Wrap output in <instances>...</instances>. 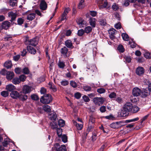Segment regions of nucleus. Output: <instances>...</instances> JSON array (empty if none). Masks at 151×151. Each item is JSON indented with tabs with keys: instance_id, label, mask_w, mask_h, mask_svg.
<instances>
[{
	"instance_id": "obj_1",
	"label": "nucleus",
	"mask_w": 151,
	"mask_h": 151,
	"mask_svg": "<svg viewBox=\"0 0 151 151\" xmlns=\"http://www.w3.org/2000/svg\"><path fill=\"white\" fill-rule=\"evenodd\" d=\"M133 106L130 102L126 103L124 106L121 114L123 116H128V112L132 111Z\"/></svg>"
},
{
	"instance_id": "obj_2",
	"label": "nucleus",
	"mask_w": 151,
	"mask_h": 151,
	"mask_svg": "<svg viewBox=\"0 0 151 151\" xmlns=\"http://www.w3.org/2000/svg\"><path fill=\"white\" fill-rule=\"evenodd\" d=\"M52 100L51 96L50 94H47L45 95L41 98L40 101L43 104H48L52 101Z\"/></svg>"
},
{
	"instance_id": "obj_3",
	"label": "nucleus",
	"mask_w": 151,
	"mask_h": 151,
	"mask_svg": "<svg viewBox=\"0 0 151 151\" xmlns=\"http://www.w3.org/2000/svg\"><path fill=\"white\" fill-rule=\"evenodd\" d=\"M93 101L96 105L100 106L104 103V100L102 98L95 97L93 99Z\"/></svg>"
},
{
	"instance_id": "obj_4",
	"label": "nucleus",
	"mask_w": 151,
	"mask_h": 151,
	"mask_svg": "<svg viewBox=\"0 0 151 151\" xmlns=\"http://www.w3.org/2000/svg\"><path fill=\"white\" fill-rule=\"evenodd\" d=\"M96 1L99 5L100 8H105L107 5L106 0H96Z\"/></svg>"
},
{
	"instance_id": "obj_5",
	"label": "nucleus",
	"mask_w": 151,
	"mask_h": 151,
	"mask_svg": "<svg viewBox=\"0 0 151 151\" xmlns=\"http://www.w3.org/2000/svg\"><path fill=\"white\" fill-rule=\"evenodd\" d=\"M17 16V14L16 12L10 11L8 13V16L11 18V19L10 21L11 22L15 20Z\"/></svg>"
},
{
	"instance_id": "obj_6",
	"label": "nucleus",
	"mask_w": 151,
	"mask_h": 151,
	"mask_svg": "<svg viewBox=\"0 0 151 151\" xmlns=\"http://www.w3.org/2000/svg\"><path fill=\"white\" fill-rule=\"evenodd\" d=\"M45 0H39L40 2V9L42 10H45L47 8V4Z\"/></svg>"
},
{
	"instance_id": "obj_7",
	"label": "nucleus",
	"mask_w": 151,
	"mask_h": 151,
	"mask_svg": "<svg viewBox=\"0 0 151 151\" xmlns=\"http://www.w3.org/2000/svg\"><path fill=\"white\" fill-rule=\"evenodd\" d=\"M141 93V91L139 88L136 87L134 88L132 90V93L134 96H139Z\"/></svg>"
},
{
	"instance_id": "obj_8",
	"label": "nucleus",
	"mask_w": 151,
	"mask_h": 151,
	"mask_svg": "<svg viewBox=\"0 0 151 151\" xmlns=\"http://www.w3.org/2000/svg\"><path fill=\"white\" fill-rule=\"evenodd\" d=\"M68 49L65 47H63L61 48L60 50V52L61 55L64 58H66L68 57Z\"/></svg>"
},
{
	"instance_id": "obj_9",
	"label": "nucleus",
	"mask_w": 151,
	"mask_h": 151,
	"mask_svg": "<svg viewBox=\"0 0 151 151\" xmlns=\"http://www.w3.org/2000/svg\"><path fill=\"white\" fill-rule=\"evenodd\" d=\"M11 26V23L8 21H5L1 24L2 28L5 29H7Z\"/></svg>"
},
{
	"instance_id": "obj_10",
	"label": "nucleus",
	"mask_w": 151,
	"mask_h": 151,
	"mask_svg": "<svg viewBox=\"0 0 151 151\" xmlns=\"http://www.w3.org/2000/svg\"><path fill=\"white\" fill-rule=\"evenodd\" d=\"M20 94L17 91H12L10 94V95L12 98L14 99H17L19 98Z\"/></svg>"
},
{
	"instance_id": "obj_11",
	"label": "nucleus",
	"mask_w": 151,
	"mask_h": 151,
	"mask_svg": "<svg viewBox=\"0 0 151 151\" xmlns=\"http://www.w3.org/2000/svg\"><path fill=\"white\" fill-rule=\"evenodd\" d=\"M77 22L80 27L81 28L84 27L86 24V22L81 18H79L78 20L77 21Z\"/></svg>"
},
{
	"instance_id": "obj_12",
	"label": "nucleus",
	"mask_w": 151,
	"mask_h": 151,
	"mask_svg": "<svg viewBox=\"0 0 151 151\" xmlns=\"http://www.w3.org/2000/svg\"><path fill=\"white\" fill-rule=\"evenodd\" d=\"M145 72L144 69L141 67H139L136 69V73L137 75L141 76L143 75Z\"/></svg>"
},
{
	"instance_id": "obj_13",
	"label": "nucleus",
	"mask_w": 151,
	"mask_h": 151,
	"mask_svg": "<svg viewBox=\"0 0 151 151\" xmlns=\"http://www.w3.org/2000/svg\"><path fill=\"white\" fill-rule=\"evenodd\" d=\"M37 38H34L28 41L29 44L35 46L38 44V42L37 40Z\"/></svg>"
},
{
	"instance_id": "obj_14",
	"label": "nucleus",
	"mask_w": 151,
	"mask_h": 151,
	"mask_svg": "<svg viewBox=\"0 0 151 151\" xmlns=\"http://www.w3.org/2000/svg\"><path fill=\"white\" fill-rule=\"evenodd\" d=\"M62 133H57L58 137H61L63 142L64 143L68 141L67 136L65 134L62 135Z\"/></svg>"
},
{
	"instance_id": "obj_15",
	"label": "nucleus",
	"mask_w": 151,
	"mask_h": 151,
	"mask_svg": "<svg viewBox=\"0 0 151 151\" xmlns=\"http://www.w3.org/2000/svg\"><path fill=\"white\" fill-rule=\"evenodd\" d=\"M31 91V88L29 86H25L23 87V92L25 94L29 93Z\"/></svg>"
},
{
	"instance_id": "obj_16",
	"label": "nucleus",
	"mask_w": 151,
	"mask_h": 151,
	"mask_svg": "<svg viewBox=\"0 0 151 151\" xmlns=\"http://www.w3.org/2000/svg\"><path fill=\"white\" fill-rule=\"evenodd\" d=\"M6 89L8 91L12 92L16 89L15 87L12 84H9L7 85L6 87Z\"/></svg>"
},
{
	"instance_id": "obj_17",
	"label": "nucleus",
	"mask_w": 151,
	"mask_h": 151,
	"mask_svg": "<svg viewBox=\"0 0 151 151\" xmlns=\"http://www.w3.org/2000/svg\"><path fill=\"white\" fill-rule=\"evenodd\" d=\"M121 123V122H119L112 123L110 125V127L114 129L118 128L121 126L120 124Z\"/></svg>"
},
{
	"instance_id": "obj_18",
	"label": "nucleus",
	"mask_w": 151,
	"mask_h": 151,
	"mask_svg": "<svg viewBox=\"0 0 151 151\" xmlns=\"http://www.w3.org/2000/svg\"><path fill=\"white\" fill-rule=\"evenodd\" d=\"M14 76V73L11 71H8L6 73V78L7 79L11 80Z\"/></svg>"
},
{
	"instance_id": "obj_19",
	"label": "nucleus",
	"mask_w": 151,
	"mask_h": 151,
	"mask_svg": "<svg viewBox=\"0 0 151 151\" xmlns=\"http://www.w3.org/2000/svg\"><path fill=\"white\" fill-rule=\"evenodd\" d=\"M65 46L68 48H73V45L71 41L70 40H67L65 43Z\"/></svg>"
},
{
	"instance_id": "obj_20",
	"label": "nucleus",
	"mask_w": 151,
	"mask_h": 151,
	"mask_svg": "<svg viewBox=\"0 0 151 151\" xmlns=\"http://www.w3.org/2000/svg\"><path fill=\"white\" fill-rule=\"evenodd\" d=\"M27 49L29 52L32 54H35L36 52V50L31 46H27Z\"/></svg>"
},
{
	"instance_id": "obj_21",
	"label": "nucleus",
	"mask_w": 151,
	"mask_h": 151,
	"mask_svg": "<svg viewBox=\"0 0 151 151\" xmlns=\"http://www.w3.org/2000/svg\"><path fill=\"white\" fill-rule=\"evenodd\" d=\"M36 14L34 13H31L28 14L27 17V19L29 21H32L35 17Z\"/></svg>"
},
{
	"instance_id": "obj_22",
	"label": "nucleus",
	"mask_w": 151,
	"mask_h": 151,
	"mask_svg": "<svg viewBox=\"0 0 151 151\" xmlns=\"http://www.w3.org/2000/svg\"><path fill=\"white\" fill-rule=\"evenodd\" d=\"M89 22L91 25L93 27H95L96 19L94 18H90L89 19Z\"/></svg>"
},
{
	"instance_id": "obj_23",
	"label": "nucleus",
	"mask_w": 151,
	"mask_h": 151,
	"mask_svg": "<svg viewBox=\"0 0 151 151\" xmlns=\"http://www.w3.org/2000/svg\"><path fill=\"white\" fill-rule=\"evenodd\" d=\"M9 138L6 136V138H5L4 140V141L2 142L3 146L5 147H7V145L9 144Z\"/></svg>"
},
{
	"instance_id": "obj_24",
	"label": "nucleus",
	"mask_w": 151,
	"mask_h": 151,
	"mask_svg": "<svg viewBox=\"0 0 151 151\" xmlns=\"http://www.w3.org/2000/svg\"><path fill=\"white\" fill-rule=\"evenodd\" d=\"M141 96L142 97H145L148 95L149 94V91L147 90L144 89L142 92H141Z\"/></svg>"
},
{
	"instance_id": "obj_25",
	"label": "nucleus",
	"mask_w": 151,
	"mask_h": 151,
	"mask_svg": "<svg viewBox=\"0 0 151 151\" xmlns=\"http://www.w3.org/2000/svg\"><path fill=\"white\" fill-rule=\"evenodd\" d=\"M4 66L7 68H9L12 66V62L10 61L6 62L4 64Z\"/></svg>"
},
{
	"instance_id": "obj_26",
	"label": "nucleus",
	"mask_w": 151,
	"mask_h": 151,
	"mask_svg": "<svg viewBox=\"0 0 151 151\" xmlns=\"http://www.w3.org/2000/svg\"><path fill=\"white\" fill-rule=\"evenodd\" d=\"M122 36L124 40L125 41H128L129 40V38L127 34L125 33H123L122 34Z\"/></svg>"
},
{
	"instance_id": "obj_27",
	"label": "nucleus",
	"mask_w": 151,
	"mask_h": 151,
	"mask_svg": "<svg viewBox=\"0 0 151 151\" xmlns=\"http://www.w3.org/2000/svg\"><path fill=\"white\" fill-rule=\"evenodd\" d=\"M43 109L45 111L48 112L50 111L51 109L50 107L48 105H44L43 106Z\"/></svg>"
},
{
	"instance_id": "obj_28",
	"label": "nucleus",
	"mask_w": 151,
	"mask_h": 151,
	"mask_svg": "<svg viewBox=\"0 0 151 151\" xmlns=\"http://www.w3.org/2000/svg\"><path fill=\"white\" fill-rule=\"evenodd\" d=\"M50 118L51 120H55L57 117L56 113L54 112L50 114Z\"/></svg>"
},
{
	"instance_id": "obj_29",
	"label": "nucleus",
	"mask_w": 151,
	"mask_h": 151,
	"mask_svg": "<svg viewBox=\"0 0 151 151\" xmlns=\"http://www.w3.org/2000/svg\"><path fill=\"white\" fill-rule=\"evenodd\" d=\"M9 2L10 6L13 7L17 4V0H10Z\"/></svg>"
},
{
	"instance_id": "obj_30",
	"label": "nucleus",
	"mask_w": 151,
	"mask_h": 151,
	"mask_svg": "<svg viewBox=\"0 0 151 151\" xmlns=\"http://www.w3.org/2000/svg\"><path fill=\"white\" fill-rule=\"evenodd\" d=\"M50 126L51 127V128L53 129H56L57 127V125L55 122H52L50 123Z\"/></svg>"
},
{
	"instance_id": "obj_31",
	"label": "nucleus",
	"mask_w": 151,
	"mask_h": 151,
	"mask_svg": "<svg viewBox=\"0 0 151 151\" xmlns=\"http://www.w3.org/2000/svg\"><path fill=\"white\" fill-rule=\"evenodd\" d=\"M58 124L60 127H63L65 125V121L63 119H60L58 121Z\"/></svg>"
},
{
	"instance_id": "obj_32",
	"label": "nucleus",
	"mask_w": 151,
	"mask_h": 151,
	"mask_svg": "<svg viewBox=\"0 0 151 151\" xmlns=\"http://www.w3.org/2000/svg\"><path fill=\"white\" fill-rule=\"evenodd\" d=\"M12 83L14 84H17L20 83V81L18 78H15L12 80Z\"/></svg>"
},
{
	"instance_id": "obj_33",
	"label": "nucleus",
	"mask_w": 151,
	"mask_h": 151,
	"mask_svg": "<svg viewBox=\"0 0 151 151\" xmlns=\"http://www.w3.org/2000/svg\"><path fill=\"white\" fill-rule=\"evenodd\" d=\"M24 19L21 18H19L17 19V22L19 25H22L24 23Z\"/></svg>"
},
{
	"instance_id": "obj_34",
	"label": "nucleus",
	"mask_w": 151,
	"mask_h": 151,
	"mask_svg": "<svg viewBox=\"0 0 151 151\" xmlns=\"http://www.w3.org/2000/svg\"><path fill=\"white\" fill-rule=\"evenodd\" d=\"M1 95L4 97L8 96L9 95V93L7 91H3L1 93Z\"/></svg>"
},
{
	"instance_id": "obj_35",
	"label": "nucleus",
	"mask_w": 151,
	"mask_h": 151,
	"mask_svg": "<svg viewBox=\"0 0 151 151\" xmlns=\"http://www.w3.org/2000/svg\"><path fill=\"white\" fill-rule=\"evenodd\" d=\"M139 119V118L137 117L133 119L126 120V123H129L132 122H134L138 120Z\"/></svg>"
},
{
	"instance_id": "obj_36",
	"label": "nucleus",
	"mask_w": 151,
	"mask_h": 151,
	"mask_svg": "<svg viewBox=\"0 0 151 151\" xmlns=\"http://www.w3.org/2000/svg\"><path fill=\"white\" fill-rule=\"evenodd\" d=\"M92 28L90 26H87L84 29V32L87 33H88L91 32L92 30Z\"/></svg>"
},
{
	"instance_id": "obj_37",
	"label": "nucleus",
	"mask_w": 151,
	"mask_h": 151,
	"mask_svg": "<svg viewBox=\"0 0 151 151\" xmlns=\"http://www.w3.org/2000/svg\"><path fill=\"white\" fill-rule=\"evenodd\" d=\"M83 88L86 91H90L91 90V87L88 86H83Z\"/></svg>"
},
{
	"instance_id": "obj_38",
	"label": "nucleus",
	"mask_w": 151,
	"mask_h": 151,
	"mask_svg": "<svg viewBox=\"0 0 151 151\" xmlns=\"http://www.w3.org/2000/svg\"><path fill=\"white\" fill-rule=\"evenodd\" d=\"M112 8L113 10L116 11L119 9V7L118 4L114 3L112 6Z\"/></svg>"
},
{
	"instance_id": "obj_39",
	"label": "nucleus",
	"mask_w": 151,
	"mask_h": 151,
	"mask_svg": "<svg viewBox=\"0 0 151 151\" xmlns=\"http://www.w3.org/2000/svg\"><path fill=\"white\" fill-rule=\"evenodd\" d=\"M116 30L114 28H112L108 30V32L110 35H114L116 32Z\"/></svg>"
},
{
	"instance_id": "obj_40",
	"label": "nucleus",
	"mask_w": 151,
	"mask_h": 151,
	"mask_svg": "<svg viewBox=\"0 0 151 151\" xmlns=\"http://www.w3.org/2000/svg\"><path fill=\"white\" fill-rule=\"evenodd\" d=\"M58 151H66V149L65 145H62L60 147Z\"/></svg>"
},
{
	"instance_id": "obj_41",
	"label": "nucleus",
	"mask_w": 151,
	"mask_h": 151,
	"mask_svg": "<svg viewBox=\"0 0 151 151\" xmlns=\"http://www.w3.org/2000/svg\"><path fill=\"white\" fill-rule=\"evenodd\" d=\"M19 98L22 101H25L27 99V96L25 95L23 96L20 95V96Z\"/></svg>"
},
{
	"instance_id": "obj_42",
	"label": "nucleus",
	"mask_w": 151,
	"mask_h": 151,
	"mask_svg": "<svg viewBox=\"0 0 151 151\" xmlns=\"http://www.w3.org/2000/svg\"><path fill=\"white\" fill-rule=\"evenodd\" d=\"M84 1V0H81L80 1L78 6V7L80 9H82L84 7L83 3Z\"/></svg>"
},
{
	"instance_id": "obj_43",
	"label": "nucleus",
	"mask_w": 151,
	"mask_h": 151,
	"mask_svg": "<svg viewBox=\"0 0 151 151\" xmlns=\"http://www.w3.org/2000/svg\"><path fill=\"white\" fill-rule=\"evenodd\" d=\"M31 99L37 101L39 99L38 96L36 94H33L31 96Z\"/></svg>"
},
{
	"instance_id": "obj_44",
	"label": "nucleus",
	"mask_w": 151,
	"mask_h": 151,
	"mask_svg": "<svg viewBox=\"0 0 151 151\" xmlns=\"http://www.w3.org/2000/svg\"><path fill=\"white\" fill-rule=\"evenodd\" d=\"M118 50L121 52H123L124 51V48L122 45H119L118 47Z\"/></svg>"
},
{
	"instance_id": "obj_45",
	"label": "nucleus",
	"mask_w": 151,
	"mask_h": 151,
	"mask_svg": "<svg viewBox=\"0 0 151 151\" xmlns=\"http://www.w3.org/2000/svg\"><path fill=\"white\" fill-rule=\"evenodd\" d=\"M19 79L20 82H23L26 79V77L24 75H22L19 76Z\"/></svg>"
},
{
	"instance_id": "obj_46",
	"label": "nucleus",
	"mask_w": 151,
	"mask_h": 151,
	"mask_svg": "<svg viewBox=\"0 0 151 151\" xmlns=\"http://www.w3.org/2000/svg\"><path fill=\"white\" fill-rule=\"evenodd\" d=\"M97 92L100 94H101L105 93V90L103 88H100L97 89Z\"/></svg>"
},
{
	"instance_id": "obj_47",
	"label": "nucleus",
	"mask_w": 151,
	"mask_h": 151,
	"mask_svg": "<svg viewBox=\"0 0 151 151\" xmlns=\"http://www.w3.org/2000/svg\"><path fill=\"white\" fill-rule=\"evenodd\" d=\"M139 110V108L137 106H133L132 110L131 111L133 112L134 113H136Z\"/></svg>"
},
{
	"instance_id": "obj_48",
	"label": "nucleus",
	"mask_w": 151,
	"mask_h": 151,
	"mask_svg": "<svg viewBox=\"0 0 151 151\" xmlns=\"http://www.w3.org/2000/svg\"><path fill=\"white\" fill-rule=\"evenodd\" d=\"M23 72L25 74H28L29 73V71L27 68L25 67L23 69Z\"/></svg>"
},
{
	"instance_id": "obj_49",
	"label": "nucleus",
	"mask_w": 151,
	"mask_h": 151,
	"mask_svg": "<svg viewBox=\"0 0 151 151\" xmlns=\"http://www.w3.org/2000/svg\"><path fill=\"white\" fill-rule=\"evenodd\" d=\"M85 32L83 29L79 30L78 31V35L79 36H82L84 33Z\"/></svg>"
},
{
	"instance_id": "obj_50",
	"label": "nucleus",
	"mask_w": 151,
	"mask_h": 151,
	"mask_svg": "<svg viewBox=\"0 0 151 151\" xmlns=\"http://www.w3.org/2000/svg\"><path fill=\"white\" fill-rule=\"evenodd\" d=\"M58 66L60 68H63L65 66V63L63 62H59L58 63Z\"/></svg>"
},
{
	"instance_id": "obj_51",
	"label": "nucleus",
	"mask_w": 151,
	"mask_h": 151,
	"mask_svg": "<svg viewBox=\"0 0 151 151\" xmlns=\"http://www.w3.org/2000/svg\"><path fill=\"white\" fill-rule=\"evenodd\" d=\"M70 84L73 88H75L77 86L76 83L74 81H70Z\"/></svg>"
},
{
	"instance_id": "obj_52",
	"label": "nucleus",
	"mask_w": 151,
	"mask_h": 151,
	"mask_svg": "<svg viewBox=\"0 0 151 151\" xmlns=\"http://www.w3.org/2000/svg\"><path fill=\"white\" fill-rule=\"evenodd\" d=\"M61 84L63 86H66L68 85V81L66 80L60 82Z\"/></svg>"
},
{
	"instance_id": "obj_53",
	"label": "nucleus",
	"mask_w": 151,
	"mask_h": 151,
	"mask_svg": "<svg viewBox=\"0 0 151 151\" xmlns=\"http://www.w3.org/2000/svg\"><path fill=\"white\" fill-rule=\"evenodd\" d=\"M74 96L76 99H79L81 97V94L79 92H77L75 93Z\"/></svg>"
},
{
	"instance_id": "obj_54",
	"label": "nucleus",
	"mask_w": 151,
	"mask_h": 151,
	"mask_svg": "<svg viewBox=\"0 0 151 151\" xmlns=\"http://www.w3.org/2000/svg\"><path fill=\"white\" fill-rule=\"evenodd\" d=\"M7 72V71L5 69H2L0 72V73L1 75L3 76H5L6 74V73Z\"/></svg>"
},
{
	"instance_id": "obj_55",
	"label": "nucleus",
	"mask_w": 151,
	"mask_h": 151,
	"mask_svg": "<svg viewBox=\"0 0 151 151\" xmlns=\"http://www.w3.org/2000/svg\"><path fill=\"white\" fill-rule=\"evenodd\" d=\"M116 96V94L115 93L112 92L109 94V97L110 98L112 99L115 98Z\"/></svg>"
},
{
	"instance_id": "obj_56",
	"label": "nucleus",
	"mask_w": 151,
	"mask_h": 151,
	"mask_svg": "<svg viewBox=\"0 0 151 151\" xmlns=\"http://www.w3.org/2000/svg\"><path fill=\"white\" fill-rule=\"evenodd\" d=\"M104 117L106 119L109 120L113 119L115 118L114 117L112 114H110L109 116H105Z\"/></svg>"
},
{
	"instance_id": "obj_57",
	"label": "nucleus",
	"mask_w": 151,
	"mask_h": 151,
	"mask_svg": "<svg viewBox=\"0 0 151 151\" xmlns=\"http://www.w3.org/2000/svg\"><path fill=\"white\" fill-rule=\"evenodd\" d=\"M100 24L101 25H105L106 24V21L105 19H101L99 21Z\"/></svg>"
},
{
	"instance_id": "obj_58",
	"label": "nucleus",
	"mask_w": 151,
	"mask_h": 151,
	"mask_svg": "<svg viewBox=\"0 0 151 151\" xmlns=\"http://www.w3.org/2000/svg\"><path fill=\"white\" fill-rule=\"evenodd\" d=\"M97 134L96 133H93V135L92 136V140L93 141H95L97 138Z\"/></svg>"
},
{
	"instance_id": "obj_59",
	"label": "nucleus",
	"mask_w": 151,
	"mask_h": 151,
	"mask_svg": "<svg viewBox=\"0 0 151 151\" xmlns=\"http://www.w3.org/2000/svg\"><path fill=\"white\" fill-rule=\"evenodd\" d=\"M129 44L130 45V47L132 48H134L136 46V44L134 42H129Z\"/></svg>"
},
{
	"instance_id": "obj_60",
	"label": "nucleus",
	"mask_w": 151,
	"mask_h": 151,
	"mask_svg": "<svg viewBox=\"0 0 151 151\" xmlns=\"http://www.w3.org/2000/svg\"><path fill=\"white\" fill-rule=\"evenodd\" d=\"M144 56L147 58H151V54L149 52H146L144 54Z\"/></svg>"
},
{
	"instance_id": "obj_61",
	"label": "nucleus",
	"mask_w": 151,
	"mask_h": 151,
	"mask_svg": "<svg viewBox=\"0 0 151 151\" xmlns=\"http://www.w3.org/2000/svg\"><path fill=\"white\" fill-rule=\"evenodd\" d=\"M83 99L85 102H88L90 101L89 98L86 95H84L83 96Z\"/></svg>"
},
{
	"instance_id": "obj_62",
	"label": "nucleus",
	"mask_w": 151,
	"mask_h": 151,
	"mask_svg": "<svg viewBox=\"0 0 151 151\" xmlns=\"http://www.w3.org/2000/svg\"><path fill=\"white\" fill-rule=\"evenodd\" d=\"M100 110L101 112L103 113L106 111V108L105 106H102L100 108Z\"/></svg>"
},
{
	"instance_id": "obj_63",
	"label": "nucleus",
	"mask_w": 151,
	"mask_h": 151,
	"mask_svg": "<svg viewBox=\"0 0 151 151\" xmlns=\"http://www.w3.org/2000/svg\"><path fill=\"white\" fill-rule=\"evenodd\" d=\"M54 147L55 149V151H58L60 147V145L59 143H57L54 145Z\"/></svg>"
},
{
	"instance_id": "obj_64",
	"label": "nucleus",
	"mask_w": 151,
	"mask_h": 151,
	"mask_svg": "<svg viewBox=\"0 0 151 151\" xmlns=\"http://www.w3.org/2000/svg\"><path fill=\"white\" fill-rule=\"evenodd\" d=\"M77 129L78 130H81L83 128V125L81 124H78L76 126Z\"/></svg>"
}]
</instances>
